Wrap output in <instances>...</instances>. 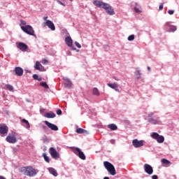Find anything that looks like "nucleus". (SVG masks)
Wrapping results in <instances>:
<instances>
[{
  "instance_id": "30",
  "label": "nucleus",
  "mask_w": 179,
  "mask_h": 179,
  "mask_svg": "<svg viewBox=\"0 0 179 179\" xmlns=\"http://www.w3.org/2000/svg\"><path fill=\"white\" fill-rule=\"evenodd\" d=\"M43 157L45 162H46V163H50V158L47 156V154L43 153Z\"/></svg>"
},
{
  "instance_id": "42",
  "label": "nucleus",
  "mask_w": 179,
  "mask_h": 179,
  "mask_svg": "<svg viewBox=\"0 0 179 179\" xmlns=\"http://www.w3.org/2000/svg\"><path fill=\"white\" fill-rule=\"evenodd\" d=\"M20 23L21 24H22V26H27V23H26V21L23 20H20Z\"/></svg>"
},
{
  "instance_id": "28",
  "label": "nucleus",
  "mask_w": 179,
  "mask_h": 179,
  "mask_svg": "<svg viewBox=\"0 0 179 179\" xmlns=\"http://www.w3.org/2000/svg\"><path fill=\"white\" fill-rule=\"evenodd\" d=\"M41 66L43 67V65H41V64H40L39 62H36L34 66L35 69H36L37 71H41V69L40 68Z\"/></svg>"
},
{
  "instance_id": "13",
  "label": "nucleus",
  "mask_w": 179,
  "mask_h": 179,
  "mask_svg": "<svg viewBox=\"0 0 179 179\" xmlns=\"http://www.w3.org/2000/svg\"><path fill=\"white\" fill-rule=\"evenodd\" d=\"M6 142L8 143H16L17 142V140L16 139V137L15 136L8 135L6 138Z\"/></svg>"
},
{
  "instance_id": "40",
  "label": "nucleus",
  "mask_w": 179,
  "mask_h": 179,
  "mask_svg": "<svg viewBox=\"0 0 179 179\" xmlns=\"http://www.w3.org/2000/svg\"><path fill=\"white\" fill-rule=\"evenodd\" d=\"M75 45H76V47L78 48H82V45H80V43L78 42H75Z\"/></svg>"
},
{
  "instance_id": "3",
  "label": "nucleus",
  "mask_w": 179,
  "mask_h": 179,
  "mask_svg": "<svg viewBox=\"0 0 179 179\" xmlns=\"http://www.w3.org/2000/svg\"><path fill=\"white\" fill-rule=\"evenodd\" d=\"M21 29L27 34H29V36H34V29H33L32 26H30V25H27L25 27L21 26Z\"/></svg>"
},
{
  "instance_id": "43",
  "label": "nucleus",
  "mask_w": 179,
  "mask_h": 179,
  "mask_svg": "<svg viewBox=\"0 0 179 179\" xmlns=\"http://www.w3.org/2000/svg\"><path fill=\"white\" fill-rule=\"evenodd\" d=\"M169 15H174V10H168Z\"/></svg>"
},
{
  "instance_id": "34",
  "label": "nucleus",
  "mask_w": 179,
  "mask_h": 179,
  "mask_svg": "<svg viewBox=\"0 0 179 179\" xmlns=\"http://www.w3.org/2000/svg\"><path fill=\"white\" fill-rule=\"evenodd\" d=\"M127 40L129 41H134L135 40V36L134 35H130L128 38Z\"/></svg>"
},
{
  "instance_id": "54",
  "label": "nucleus",
  "mask_w": 179,
  "mask_h": 179,
  "mask_svg": "<svg viewBox=\"0 0 179 179\" xmlns=\"http://www.w3.org/2000/svg\"><path fill=\"white\" fill-rule=\"evenodd\" d=\"M72 50H76V48H72Z\"/></svg>"
},
{
  "instance_id": "5",
  "label": "nucleus",
  "mask_w": 179,
  "mask_h": 179,
  "mask_svg": "<svg viewBox=\"0 0 179 179\" xmlns=\"http://www.w3.org/2000/svg\"><path fill=\"white\" fill-rule=\"evenodd\" d=\"M9 132V127L5 124H0V135L1 136H5Z\"/></svg>"
},
{
  "instance_id": "4",
  "label": "nucleus",
  "mask_w": 179,
  "mask_h": 179,
  "mask_svg": "<svg viewBox=\"0 0 179 179\" xmlns=\"http://www.w3.org/2000/svg\"><path fill=\"white\" fill-rule=\"evenodd\" d=\"M72 150L75 155H77V156L80 157V159L82 160H86V156H85V154L83 152H82V150H80L79 148H73Z\"/></svg>"
},
{
  "instance_id": "35",
  "label": "nucleus",
  "mask_w": 179,
  "mask_h": 179,
  "mask_svg": "<svg viewBox=\"0 0 179 179\" xmlns=\"http://www.w3.org/2000/svg\"><path fill=\"white\" fill-rule=\"evenodd\" d=\"M135 75L137 78V79H141V71H136V73H135Z\"/></svg>"
},
{
  "instance_id": "8",
  "label": "nucleus",
  "mask_w": 179,
  "mask_h": 179,
  "mask_svg": "<svg viewBox=\"0 0 179 179\" xmlns=\"http://www.w3.org/2000/svg\"><path fill=\"white\" fill-rule=\"evenodd\" d=\"M50 154L53 157V159H55V160H57V159H59V153L57 152V150L55 148L51 147L50 148Z\"/></svg>"
},
{
  "instance_id": "36",
  "label": "nucleus",
  "mask_w": 179,
  "mask_h": 179,
  "mask_svg": "<svg viewBox=\"0 0 179 179\" xmlns=\"http://www.w3.org/2000/svg\"><path fill=\"white\" fill-rule=\"evenodd\" d=\"M41 127H42L43 132H47L48 131V127H47V126L42 124Z\"/></svg>"
},
{
  "instance_id": "23",
  "label": "nucleus",
  "mask_w": 179,
  "mask_h": 179,
  "mask_svg": "<svg viewBox=\"0 0 179 179\" xmlns=\"http://www.w3.org/2000/svg\"><path fill=\"white\" fill-rule=\"evenodd\" d=\"M161 163L162 164H164L165 167H169V166H170V164H171V162L170 161H169L168 159H162L161 160Z\"/></svg>"
},
{
  "instance_id": "46",
  "label": "nucleus",
  "mask_w": 179,
  "mask_h": 179,
  "mask_svg": "<svg viewBox=\"0 0 179 179\" xmlns=\"http://www.w3.org/2000/svg\"><path fill=\"white\" fill-rule=\"evenodd\" d=\"M152 179H157V178H159L157 177V175H153V176H152Z\"/></svg>"
},
{
  "instance_id": "32",
  "label": "nucleus",
  "mask_w": 179,
  "mask_h": 179,
  "mask_svg": "<svg viewBox=\"0 0 179 179\" xmlns=\"http://www.w3.org/2000/svg\"><path fill=\"white\" fill-rule=\"evenodd\" d=\"M177 30V27L174 25H172L169 29H168V31H176Z\"/></svg>"
},
{
  "instance_id": "24",
  "label": "nucleus",
  "mask_w": 179,
  "mask_h": 179,
  "mask_svg": "<svg viewBox=\"0 0 179 179\" xmlns=\"http://www.w3.org/2000/svg\"><path fill=\"white\" fill-rule=\"evenodd\" d=\"M148 122H150L151 124H154V125H156L157 124H160V120H155L153 118H149Z\"/></svg>"
},
{
  "instance_id": "38",
  "label": "nucleus",
  "mask_w": 179,
  "mask_h": 179,
  "mask_svg": "<svg viewBox=\"0 0 179 179\" xmlns=\"http://www.w3.org/2000/svg\"><path fill=\"white\" fill-rule=\"evenodd\" d=\"M41 62L43 65H48V60L47 59H43Z\"/></svg>"
},
{
  "instance_id": "31",
  "label": "nucleus",
  "mask_w": 179,
  "mask_h": 179,
  "mask_svg": "<svg viewBox=\"0 0 179 179\" xmlns=\"http://www.w3.org/2000/svg\"><path fill=\"white\" fill-rule=\"evenodd\" d=\"M6 88L7 89V90H9V92H13V86L9 84L6 85Z\"/></svg>"
},
{
  "instance_id": "16",
  "label": "nucleus",
  "mask_w": 179,
  "mask_h": 179,
  "mask_svg": "<svg viewBox=\"0 0 179 179\" xmlns=\"http://www.w3.org/2000/svg\"><path fill=\"white\" fill-rule=\"evenodd\" d=\"M63 80L66 82L64 83L65 87H67V89H71V87H72V82H71V80L66 78H64Z\"/></svg>"
},
{
  "instance_id": "20",
  "label": "nucleus",
  "mask_w": 179,
  "mask_h": 179,
  "mask_svg": "<svg viewBox=\"0 0 179 179\" xmlns=\"http://www.w3.org/2000/svg\"><path fill=\"white\" fill-rule=\"evenodd\" d=\"M55 113L53 112H49L44 114V117H45V118H55Z\"/></svg>"
},
{
  "instance_id": "59",
  "label": "nucleus",
  "mask_w": 179,
  "mask_h": 179,
  "mask_svg": "<svg viewBox=\"0 0 179 179\" xmlns=\"http://www.w3.org/2000/svg\"><path fill=\"white\" fill-rule=\"evenodd\" d=\"M70 1H73V0H70Z\"/></svg>"
},
{
  "instance_id": "52",
  "label": "nucleus",
  "mask_w": 179,
  "mask_h": 179,
  "mask_svg": "<svg viewBox=\"0 0 179 179\" xmlns=\"http://www.w3.org/2000/svg\"><path fill=\"white\" fill-rule=\"evenodd\" d=\"M0 179H5L3 176H0Z\"/></svg>"
},
{
  "instance_id": "25",
  "label": "nucleus",
  "mask_w": 179,
  "mask_h": 179,
  "mask_svg": "<svg viewBox=\"0 0 179 179\" xmlns=\"http://www.w3.org/2000/svg\"><path fill=\"white\" fill-rule=\"evenodd\" d=\"M108 128H109V129L111 131H117L118 129V127L115 124H108Z\"/></svg>"
},
{
  "instance_id": "45",
  "label": "nucleus",
  "mask_w": 179,
  "mask_h": 179,
  "mask_svg": "<svg viewBox=\"0 0 179 179\" xmlns=\"http://www.w3.org/2000/svg\"><path fill=\"white\" fill-rule=\"evenodd\" d=\"M159 10H163V3H161L159 7Z\"/></svg>"
},
{
  "instance_id": "50",
  "label": "nucleus",
  "mask_w": 179,
  "mask_h": 179,
  "mask_svg": "<svg viewBox=\"0 0 179 179\" xmlns=\"http://www.w3.org/2000/svg\"><path fill=\"white\" fill-rule=\"evenodd\" d=\"M147 69H148V72H150V67L148 66Z\"/></svg>"
},
{
  "instance_id": "17",
  "label": "nucleus",
  "mask_w": 179,
  "mask_h": 179,
  "mask_svg": "<svg viewBox=\"0 0 179 179\" xmlns=\"http://www.w3.org/2000/svg\"><path fill=\"white\" fill-rule=\"evenodd\" d=\"M65 42L68 47H72V45L73 44V41L71 36L66 37Z\"/></svg>"
},
{
  "instance_id": "11",
  "label": "nucleus",
  "mask_w": 179,
  "mask_h": 179,
  "mask_svg": "<svg viewBox=\"0 0 179 179\" xmlns=\"http://www.w3.org/2000/svg\"><path fill=\"white\" fill-rule=\"evenodd\" d=\"M103 9H105V10L106 11L108 15H113L115 13H114V9H113V8H111V6L110 5H108V3H106V5H105V6L103 7Z\"/></svg>"
},
{
  "instance_id": "53",
  "label": "nucleus",
  "mask_w": 179,
  "mask_h": 179,
  "mask_svg": "<svg viewBox=\"0 0 179 179\" xmlns=\"http://www.w3.org/2000/svg\"><path fill=\"white\" fill-rule=\"evenodd\" d=\"M103 179H110L108 177H104Z\"/></svg>"
},
{
  "instance_id": "49",
  "label": "nucleus",
  "mask_w": 179,
  "mask_h": 179,
  "mask_svg": "<svg viewBox=\"0 0 179 179\" xmlns=\"http://www.w3.org/2000/svg\"><path fill=\"white\" fill-rule=\"evenodd\" d=\"M47 19H48V17H43V20H47Z\"/></svg>"
},
{
  "instance_id": "22",
  "label": "nucleus",
  "mask_w": 179,
  "mask_h": 179,
  "mask_svg": "<svg viewBox=\"0 0 179 179\" xmlns=\"http://www.w3.org/2000/svg\"><path fill=\"white\" fill-rule=\"evenodd\" d=\"M48 171L49 173H50V174H52L55 177H57V176H58V173L57 172V170H55V169L54 168H48Z\"/></svg>"
},
{
  "instance_id": "2",
  "label": "nucleus",
  "mask_w": 179,
  "mask_h": 179,
  "mask_svg": "<svg viewBox=\"0 0 179 179\" xmlns=\"http://www.w3.org/2000/svg\"><path fill=\"white\" fill-rule=\"evenodd\" d=\"M103 166L111 176H115V174H117V173L115 172V168L114 167V165H113L111 163L105 161L103 162Z\"/></svg>"
},
{
  "instance_id": "19",
  "label": "nucleus",
  "mask_w": 179,
  "mask_h": 179,
  "mask_svg": "<svg viewBox=\"0 0 179 179\" xmlns=\"http://www.w3.org/2000/svg\"><path fill=\"white\" fill-rule=\"evenodd\" d=\"M21 122H22L23 127L27 128V129H30V123H29V121H27L26 119H22Z\"/></svg>"
},
{
  "instance_id": "55",
  "label": "nucleus",
  "mask_w": 179,
  "mask_h": 179,
  "mask_svg": "<svg viewBox=\"0 0 179 179\" xmlns=\"http://www.w3.org/2000/svg\"><path fill=\"white\" fill-rule=\"evenodd\" d=\"M69 55H71V52H69Z\"/></svg>"
},
{
  "instance_id": "14",
  "label": "nucleus",
  "mask_w": 179,
  "mask_h": 179,
  "mask_svg": "<svg viewBox=\"0 0 179 179\" xmlns=\"http://www.w3.org/2000/svg\"><path fill=\"white\" fill-rule=\"evenodd\" d=\"M133 146L134 148H141L143 145V141H138V139H134L132 141Z\"/></svg>"
},
{
  "instance_id": "10",
  "label": "nucleus",
  "mask_w": 179,
  "mask_h": 179,
  "mask_svg": "<svg viewBox=\"0 0 179 179\" xmlns=\"http://www.w3.org/2000/svg\"><path fill=\"white\" fill-rule=\"evenodd\" d=\"M44 123L45 124V125H47L48 128L51 129V131H58V126H57L47 120H45Z\"/></svg>"
},
{
  "instance_id": "1",
  "label": "nucleus",
  "mask_w": 179,
  "mask_h": 179,
  "mask_svg": "<svg viewBox=\"0 0 179 179\" xmlns=\"http://www.w3.org/2000/svg\"><path fill=\"white\" fill-rule=\"evenodd\" d=\"M19 171L22 173L24 176H27L28 177H34L37 176V170L34 169L31 166H24L19 169Z\"/></svg>"
},
{
  "instance_id": "51",
  "label": "nucleus",
  "mask_w": 179,
  "mask_h": 179,
  "mask_svg": "<svg viewBox=\"0 0 179 179\" xmlns=\"http://www.w3.org/2000/svg\"><path fill=\"white\" fill-rule=\"evenodd\" d=\"M114 90H115V92H120V89L118 88H115Z\"/></svg>"
},
{
  "instance_id": "21",
  "label": "nucleus",
  "mask_w": 179,
  "mask_h": 179,
  "mask_svg": "<svg viewBox=\"0 0 179 179\" xmlns=\"http://www.w3.org/2000/svg\"><path fill=\"white\" fill-rule=\"evenodd\" d=\"M76 132L77 134H85L86 135L89 134V131L87 130H85L82 128L77 129Z\"/></svg>"
},
{
  "instance_id": "37",
  "label": "nucleus",
  "mask_w": 179,
  "mask_h": 179,
  "mask_svg": "<svg viewBox=\"0 0 179 179\" xmlns=\"http://www.w3.org/2000/svg\"><path fill=\"white\" fill-rule=\"evenodd\" d=\"M33 78H34L35 80H38V81L41 80V78H38V75H37V74H34V75H33Z\"/></svg>"
},
{
  "instance_id": "58",
  "label": "nucleus",
  "mask_w": 179,
  "mask_h": 179,
  "mask_svg": "<svg viewBox=\"0 0 179 179\" xmlns=\"http://www.w3.org/2000/svg\"><path fill=\"white\" fill-rule=\"evenodd\" d=\"M112 143H114V141L112 140Z\"/></svg>"
},
{
  "instance_id": "9",
  "label": "nucleus",
  "mask_w": 179,
  "mask_h": 179,
  "mask_svg": "<svg viewBox=\"0 0 179 179\" xmlns=\"http://www.w3.org/2000/svg\"><path fill=\"white\" fill-rule=\"evenodd\" d=\"M17 45V48H19V50H20L21 51H27V48H29V47L27 46V45H26V43H22V42H17L16 43Z\"/></svg>"
},
{
  "instance_id": "7",
  "label": "nucleus",
  "mask_w": 179,
  "mask_h": 179,
  "mask_svg": "<svg viewBox=\"0 0 179 179\" xmlns=\"http://www.w3.org/2000/svg\"><path fill=\"white\" fill-rule=\"evenodd\" d=\"M43 27H46L47 26L52 31L55 30V25H54V22L51 20H46L45 22H43Z\"/></svg>"
},
{
  "instance_id": "12",
  "label": "nucleus",
  "mask_w": 179,
  "mask_h": 179,
  "mask_svg": "<svg viewBox=\"0 0 179 179\" xmlns=\"http://www.w3.org/2000/svg\"><path fill=\"white\" fill-rule=\"evenodd\" d=\"M144 170L147 174H153V168L152 166L149 165L148 164H144Z\"/></svg>"
},
{
  "instance_id": "47",
  "label": "nucleus",
  "mask_w": 179,
  "mask_h": 179,
  "mask_svg": "<svg viewBox=\"0 0 179 179\" xmlns=\"http://www.w3.org/2000/svg\"><path fill=\"white\" fill-rule=\"evenodd\" d=\"M155 113H150L149 115H148V117H153Z\"/></svg>"
},
{
  "instance_id": "39",
  "label": "nucleus",
  "mask_w": 179,
  "mask_h": 179,
  "mask_svg": "<svg viewBox=\"0 0 179 179\" xmlns=\"http://www.w3.org/2000/svg\"><path fill=\"white\" fill-rule=\"evenodd\" d=\"M171 26H172V25L170 24V22H166V23L165 24V29H166V30H169Z\"/></svg>"
},
{
  "instance_id": "18",
  "label": "nucleus",
  "mask_w": 179,
  "mask_h": 179,
  "mask_svg": "<svg viewBox=\"0 0 179 179\" xmlns=\"http://www.w3.org/2000/svg\"><path fill=\"white\" fill-rule=\"evenodd\" d=\"M15 72L17 76H23V69L21 67H15Z\"/></svg>"
},
{
  "instance_id": "56",
  "label": "nucleus",
  "mask_w": 179,
  "mask_h": 179,
  "mask_svg": "<svg viewBox=\"0 0 179 179\" xmlns=\"http://www.w3.org/2000/svg\"><path fill=\"white\" fill-rule=\"evenodd\" d=\"M114 79L115 80H118L117 78H114Z\"/></svg>"
},
{
  "instance_id": "48",
  "label": "nucleus",
  "mask_w": 179,
  "mask_h": 179,
  "mask_svg": "<svg viewBox=\"0 0 179 179\" xmlns=\"http://www.w3.org/2000/svg\"><path fill=\"white\" fill-rule=\"evenodd\" d=\"M40 111H41V113H44V111H45V110L44 108H41Z\"/></svg>"
},
{
  "instance_id": "41",
  "label": "nucleus",
  "mask_w": 179,
  "mask_h": 179,
  "mask_svg": "<svg viewBox=\"0 0 179 179\" xmlns=\"http://www.w3.org/2000/svg\"><path fill=\"white\" fill-rule=\"evenodd\" d=\"M57 115H61V114H62V110H61V109H58L57 111H56Z\"/></svg>"
},
{
  "instance_id": "6",
  "label": "nucleus",
  "mask_w": 179,
  "mask_h": 179,
  "mask_svg": "<svg viewBox=\"0 0 179 179\" xmlns=\"http://www.w3.org/2000/svg\"><path fill=\"white\" fill-rule=\"evenodd\" d=\"M151 136L153 139H156L158 143H163L164 142V136H160L156 132L152 133Z\"/></svg>"
},
{
  "instance_id": "26",
  "label": "nucleus",
  "mask_w": 179,
  "mask_h": 179,
  "mask_svg": "<svg viewBox=\"0 0 179 179\" xmlns=\"http://www.w3.org/2000/svg\"><path fill=\"white\" fill-rule=\"evenodd\" d=\"M108 85V86L109 87H110V89H117V87H118V84H117V83H108L107 84Z\"/></svg>"
},
{
  "instance_id": "29",
  "label": "nucleus",
  "mask_w": 179,
  "mask_h": 179,
  "mask_svg": "<svg viewBox=\"0 0 179 179\" xmlns=\"http://www.w3.org/2000/svg\"><path fill=\"white\" fill-rule=\"evenodd\" d=\"M92 93L94 96H100V92H99V89L97 88H94Z\"/></svg>"
},
{
  "instance_id": "15",
  "label": "nucleus",
  "mask_w": 179,
  "mask_h": 179,
  "mask_svg": "<svg viewBox=\"0 0 179 179\" xmlns=\"http://www.w3.org/2000/svg\"><path fill=\"white\" fill-rule=\"evenodd\" d=\"M93 3H94V5H95V6H97L98 8H103V9H104V7L107 4L103 1H100L99 0L94 1Z\"/></svg>"
},
{
  "instance_id": "44",
  "label": "nucleus",
  "mask_w": 179,
  "mask_h": 179,
  "mask_svg": "<svg viewBox=\"0 0 179 179\" xmlns=\"http://www.w3.org/2000/svg\"><path fill=\"white\" fill-rule=\"evenodd\" d=\"M57 3H59V5H62V6H65V5L64 4V3H62L61 1L59 0H57Z\"/></svg>"
},
{
  "instance_id": "57",
  "label": "nucleus",
  "mask_w": 179,
  "mask_h": 179,
  "mask_svg": "<svg viewBox=\"0 0 179 179\" xmlns=\"http://www.w3.org/2000/svg\"><path fill=\"white\" fill-rule=\"evenodd\" d=\"M112 143H114V141L112 140Z\"/></svg>"
},
{
  "instance_id": "27",
  "label": "nucleus",
  "mask_w": 179,
  "mask_h": 179,
  "mask_svg": "<svg viewBox=\"0 0 179 179\" xmlns=\"http://www.w3.org/2000/svg\"><path fill=\"white\" fill-rule=\"evenodd\" d=\"M134 10L136 13H141L142 10H141V7L138 5V3H136V6L134 8Z\"/></svg>"
},
{
  "instance_id": "33",
  "label": "nucleus",
  "mask_w": 179,
  "mask_h": 179,
  "mask_svg": "<svg viewBox=\"0 0 179 179\" xmlns=\"http://www.w3.org/2000/svg\"><path fill=\"white\" fill-rule=\"evenodd\" d=\"M41 86H42V87H44L45 89H49L48 85H47V83L45 82L41 83Z\"/></svg>"
}]
</instances>
